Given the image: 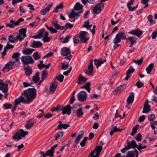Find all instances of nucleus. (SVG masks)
Returning <instances> with one entry per match:
<instances>
[{
  "label": "nucleus",
  "mask_w": 157,
  "mask_h": 157,
  "mask_svg": "<svg viewBox=\"0 0 157 157\" xmlns=\"http://www.w3.org/2000/svg\"><path fill=\"white\" fill-rule=\"evenodd\" d=\"M26 98L23 96H21L18 98V100L20 101L18 103L23 102L29 104L33 101L35 98L36 96V90L34 88H29L23 91V93L21 94Z\"/></svg>",
  "instance_id": "f257e3e1"
},
{
  "label": "nucleus",
  "mask_w": 157,
  "mask_h": 157,
  "mask_svg": "<svg viewBox=\"0 0 157 157\" xmlns=\"http://www.w3.org/2000/svg\"><path fill=\"white\" fill-rule=\"evenodd\" d=\"M127 145L125 146L124 148L121 149V151L122 153H125L127 151L131 148H136V146L137 145V144L134 140H132L130 142L127 140L126 142Z\"/></svg>",
  "instance_id": "f03ea898"
},
{
  "label": "nucleus",
  "mask_w": 157,
  "mask_h": 157,
  "mask_svg": "<svg viewBox=\"0 0 157 157\" xmlns=\"http://www.w3.org/2000/svg\"><path fill=\"white\" fill-rule=\"evenodd\" d=\"M61 54L62 56H66L64 58L70 60L71 59L72 55H71L70 49L67 47H63L61 51Z\"/></svg>",
  "instance_id": "7ed1b4c3"
},
{
  "label": "nucleus",
  "mask_w": 157,
  "mask_h": 157,
  "mask_svg": "<svg viewBox=\"0 0 157 157\" xmlns=\"http://www.w3.org/2000/svg\"><path fill=\"white\" fill-rule=\"evenodd\" d=\"M102 149V147L101 146L96 147L94 150L90 152L88 157H98Z\"/></svg>",
  "instance_id": "20e7f679"
},
{
  "label": "nucleus",
  "mask_w": 157,
  "mask_h": 157,
  "mask_svg": "<svg viewBox=\"0 0 157 157\" xmlns=\"http://www.w3.org/2000/svg\"><path fill=\"white\" fill-rule=\"evenodd\" d=\"M21 59L24 65L32 64L35 63L32 57L29 56H22Z\"/></svg>",
  "instance_id": "39448f33"
},
{
  "label": "nucleus",
  "mask_w": 157,
  "mask_h": 157,
  "mask_svg": "<svg viewBox=\"0 0 157 157\" xmlns=\"http://www.w3.org/2000/svg\"><path fill=\"white\" fill-rule=\"evenodd\" d=\"M24 19L21 17L19 18L16 22H15L13 20H11L10 21L11 24L6 23V26L9 27L11 28H14L15 26L19 25L20 22L24 21Z\"/></svg>",
  "instance_id": "423d86ee"
},
{
  "label": "nucleus",
  "mask_w": 157,
  "mask_h": 157,
  "mask_svg": "<svg viewBox=\"0 0 157 157\" xmlns=\"http://www.w3.org/2000/svg\"><path fill=\"white\" fill-rule=\"evenodd\" d=\"M88 33L85 31H81L79 35V37L80 40L83 43L86 42L89 38H87Z\"/></svg>",
  "instance_id": "0eeeda50"
},
{
  "label": "nucleus",
  "mask_w": 157,
  "mask_h": 157,
  "mask_svg": "<svg viewBox=\"0 0 157 157\" xmlns=\"http://www.w3.org/2000/svg\"><path fill=\"white\" fill-rule=\"evenodd\" d=\"M58 85V83L56 82V80L55 78L51 82L49 91V94H53L56 90Z\"/></svg>",
  "instance_id": "6e6552de"
},
{
  "label": "nucleus",
  "mask_w": 157,
  "mask_h": 157,
  "mask_svg": "<svg viewBox=\"0 0 157 157\" xmlns=\"http://www.w3.org/2000/svg\"><path fill=\"white\" fill-rule=\"evenodd\" d=\"M27 31L26 28H22L19 30V33L17 36V37L19 38V41H21L27 35L26 34Z\"/></svg>",
  "instance_id": "1a4fd4ad"
},
{
  "label": "nucleus",
  "mask_w": 157,
  "mask_h": 157,
  "mask_svg": "<svg viewBox=\"0 0 157 157\" xmlns=\"http://www.w3.org/2000/svg\"><path fill=\"white\" fill-rule=\"evenodd\" d=\"M86 93L84 91H81L77 94V97L81 102H83L86 99Z\"/></svg>",
  "instance_id": "9d476101"
},
{
  "label": "nucleus",
  "mask_w": 157,
  "mask_h": 157,
  "mask_svg": "<svg viewBox=\"0 0 157 157\" xmlns=\"http://www.w3.org/2000/svg\"><path fill=\"white\" fill-rule=\"evenodd\" d=\"M83 12V10H80V11L76 13L74 10H72L70 13H67L69 18H74V19H77L78 16H80L81 13Z\"/></svg>",
  "instance_id": "9b49d317"
},
{
  "label": "nucleus",
  "mask_w": 157,
  "mask_h": 157,
  "mask_svg": "<svg viewBox=\"0 0 157 157\" xmlns=\"http://www.w3.org/2000/svg\"><path fill=\"white\" fill-rule=\"evenodd\" d=\"M1 90L4 93H6L8 90V84L5 83L2 80L0 79V90Z\"/></svg>",
  "instance_id": "f8f14e48"
},
{
  "label": "nucleus",
  "mask_w": 157,
  "mask_h": 157,
  "mask_svg": "<svg viewBox=\"0 0 157 157\" xmlns=\"http://www.w3.org/2000/svg\"><path fill=\"white\" fill-rule=\"evenodd\" d=\"M84 72L86 74L90 75H91L93 74V65L92 60L91 61L88 67V69L85 70H84Z\"/></svg>",
  "instance_id": "ddd939ff"
},
{
  "label": "nucleus",
  "mask_w": 157,
  "mask_h": 157,
  "mask_svg": "<svg viewBox=\"0 0 157 157\" xmlns=\"http://www.w3.org/2000/svg\"><path fill=\"white\" fill-rule=\"evenodd\" d=\"M71 107L70 105H68L65 106H63V108L62 111V114L63 115L66 114L70 115L71 113Z\"/></svg>",
  "instance_id": "4468645a"
},
{
  "label": "nucleus",
  "mask_w": 157,
  "mask_h": 157,
  "mask_svg": "<svg viewBox=\"0 0 157 157\" xmlns=\"http://www.w3.org/2000/svg\"><path fill=\"white\" fill-rule=\"evenodd\" d=\"M128 33L131 34L135 35L137 37H139L142 34V32L139 29L134 30H132L128 32Z\"/></svg>",
  "instance_id": "2eb2a0df"
},
{
  "label": "nucleus",
  "mask_w": 157,
  "mask_h": 157,
  "mask_svg": "<svg viewBox=\"0 0 157 157\" xmlns=\"http://www.w3.org/2000/svg\"><path fill=\"white\" fill-rule=\"evenodd\" d=\"M53 26H54L57 29H60L63 30L64 29L65 31L67 29V28L66 27V25L65 26H61L58 24L57 22L53 21L52 22Z\"/></svg>",
  "instance_id": "dca6fc26"
},
{
  "label": "nucleus",
  "mask_w": 157,
  "mask_h": 157,
  "mask_svg": "<svg viewBox=\"0 0 157 157\" xmlns=\"http://www.w3.org/2000/svg\"><path fill=\"white\" fill-rule=\"evenodd\" d=\"M101 8L102 6L98 3L94 7L93 12L95 14L100 13L102 10Z\"/></svg>",
  "instance_id": "f3484780"
},
{
  "label": "nucleus",
  "mask_w": 157,
  "mask_h": 157,
  "mask_svg": "<svg viewBox=\"0 0 157 157\" xmlns=\"http://www.w3.org/2000/svg\"><path fill=\"white\" fill-rule=\"evenodd\" d=\"M35 121L33 119H30L29 120L27 123L25 124V126L26 129H29L33 126Z\"/></svg>",
  "instance_id": "a211bd4d"
},
{
  "label": "nucleus",
  "mask_w": 157,
  "mask_h": 157,
  "mask_svg": "<svg viewBox=\"0 0 157 157\" xmlns=\"http://www.w3.org/2000/svg\"><path fill=\"white\" fill-rule=\"evenodd\" d=\"M135 69L133 68L132 66H130L126 72V76L124 79L126 80H128L130 76V74L133 73L135 71Z\"/></svg>",
  "instance_id": "6ab92c4d"
},
{
  "label": "nucleus",
  "mask_w": 157,
  "mask_h": 157,
  "mask_svg": "<svg viewBox=\"0 0 157 157\" xmlns=\"http://www.w3.org/2000/svg\"><path fill=\"white\" fill-rule=\"evenodd\" d=\"M106 60V59L102 60V59H95L94 60V64L96 66L97 68H98L99 67L105 62Z\"/></svg>",
  "instance_id": "aec40b11"
},
{
  "label": "nucleus",
  "mask_w": 157,
  "mask_h": 157,
  "mask_svg": "<svg viewBox=\"0 0 157 157\" xmlns=\"http://www.w3.org/2000/svg\"><path fill=\"white\" fill-rule=\"evenodd\" d=\"M15 62H13L12 61H10L8 62L6 64L5 66L3 67V71L7 70V71H9L10 69H12V67L14 64Z\"/></svg>",
  "instance_id": "412c9836"
},
{
  "label": "nucleus",
  "mask_w": 157,
  "mask_h": 157,
  "mask_svg": "<svg viewBox=\"0 0 157 157\" xmlns=\"http://www.w3.org/2000/svg\"><path fill=\"white\" fill-rule=\"evenodd\" d=\"M9 41L11 43L17 42L18 40L19 41V38L17 37V35L16 37H13V35H11L9 36L8 38Z\"/></svg>",
  "instance_id": "4be33fe9"
},
{
  "label": "nucleus",
  "mask_w": 157,
  "mask_h": 157,
  "mask_svg": "<svg viewBox=\"0 0 157 157\" xmlns=\"http://www.w3.org/2000/svg\"><path fill=\"white\" fill-rule=\"evenodd\" d=\"M53 5V4H51L50 5H48L45 9L41 10L40 12V13L42 15H45L46 14V13L48 12L50 10L51 8Z\"/></svg>",
  "instance_id": "5701e85b"
},
{
  "label": "nucleus",
  "mask_w": 157,
  "mask_h": 157,
  "mask_svg": "<svg viewBox=\"0 0 157 157\" xmlns=\"http://www.w3.org/2000/svg\"><path fill=\"white\" fill-rule=\"evenodd\" d=\"M42 45V43L39 41H34L32 43L31 46L34 48H38L41 47Z\"/></svg>",
  "instance_id": "b1692460"
},
{
  "label": "nucleus",
  "mask_w": 157,
  "mask_h": 157,
  "mask_svg": "<svg viewBox=\"0 0 157 157\" xmlns=\"http://www.w3.org/2000/svg\"><path fill=\"white\" fill-rule=\"evenodd\" d=\"M35 50L34 49L32 48H26L22 51V53L25 55H30Z\"/></svg>",
  "instance_id": "393cba45"
},
{
  "label": "nucleus",
  "mask_w": 157,
  "mask_h": 157,
  "mask_svg": "<svg viewBox=\"0 0 157 157\" xmlns=\"http://www.w3.org/2000/svg\"><path fill=\"white\" fill-rule=\"evenodd\" d=\"M21 54L18 52H15L13 53V55L12 56V58L15 59V62H18L19 63V65L21 64V63L19 62L20 57L19 56Z\"/></svg>",
  "instance_id": "a878e982"
},
{
  "label": "nucleus",
  "mask_w": 157,
  "mask_h": 157,
  "mask_svg": "<svg viewBox=\"0 0 157 157\" xmlns=\"http://www.w3.org/2000/svg\"><path fill=\"white\" fill-rule=\"evenodd\" d=\"M133 92H131L129 96L128 97L127 102L128 104L132 103L134 101V96Z\"/></svg>",
  "instance_id": "bb28decb"
},
{
  "label": "nucleus",
  "mask_w": 157,
  "mask_h": 157,
  "mask_svg": "<svg viewBox=\"0 0 157 157\" xmlns=\"http://www.w3.org/2000/svg\"><path fill=\"white\" fill-rule=\"evenodd\" d=\"M84 113L82 110V107H81L77 109L76 115L78 118H80L82 117Z\"/></svg>",
  "instance_id": "cd10ccee"
},
{
  "label": "nucleus",
  "mask_w": 157,
  "mask_h": 157,
  "mask_svg": "<svg viewBox=\"0 0 157 157\" xmlns=\"http://www.w3.org/2000/svg\"><path fill=\"white\" fill-rule=\"evenodd\" d=\"M24 69L25 71V73L27 75H31L33 71L32 69L29 67V66L26 67L25 65H24Z\"/></svg>",
  "instance_id": "c85d7f7f"
},
{
  "label": "nucleus",
  "mask_w": 157,
  "mask_h": 157,
  "mask_svg": "<svg viewBox=\"0 0 157 157\" xmlns=\"http://www.w3.org/2000/svg\"><path fill=\"white\" fill-rule=\"evenodd\" d=\"M87 80V79L86 78L83 77L82 75H80L78 78L77 82L78 84H80L82 82H85Z\"/></svg>",
  "instance_id": "c756f323"
},
{
  "label": "nucleus",
  "mask_w": 157,
  "mask_h": 157,
  "mask_svg": "<svg viewBox=\"0 0 157 157\" xmlns=\"http://www.w3.org/2000/svg\"><path fill=\"white\" fill-rule=\"evenodd\" d=\"M118 36L121 40L126 39H127L126 36V33L124 32H119L117 34Z\"/></svg>",
  "instance_id": "7c9ffc66"
},
{
  "label": "nucleus",
  "mask_w": 157,
  "mask_h": 157,
  "mask_svg": "<svg viewBox=\"0 0 157 157\" xmlns=\"http://www.w3.org/2000/svg\"><path fill=\"white\" fill-rule=\"evenodd\" d=\"M124 90L123 86L121 85L116 88L115 90L113 91V92L115 94H116L117 93L120 94L122 91Z\"/></svg>",
  "instance_id": "2f4dec72"
},
{
  "label": "nucleus",
  "mask_w": 157,
  "mask_h": 157,
  "mask_svg": "<svg viewBox=\"0 0 157 157\" xmlns=\"http://www.w3.org/2000/svg\"><path fill=\"white\" fill-rule=\"evenodd\" d=\"M39 72H37L33 77V80L35 83H37L39 81L40 79V78L39 77Z\"/></svg>",
  "instance_id": "473e14b6"
},
{
  "label": "nucleus",
  "mask_w": 157,
  "mask_h": 157,
  "mask_svg": "<svg viewBox=\"0 0 157 157\" xmlns=\"http://www.w3.org/2000/svg\"><path fill=\"white\" fill-rule=\"evenodd\" d=\"M82 8L83 6L78 2H77L76 3L74 7V9L75 10L77 11L80 10H82Z\"/></svg>",
  "instance_id": "72a5a7b5"
},
{
  "label": "nucleus",
  "mask_w": 157,
  "mask_h": 157,
  "mask_svg": "<svg viewBox=\"0 0 157 157\" xmlns=\"http://www.w3.org/2000/svg\"><path fill=\"white\" fill-rule=\"evenodd\" d=\"M154 66V63H150L146 68V70L148 74L150 73L153 68Z\"/></svg>",
  "instance_id": "f704fd0d"
},
{
  "label": "nucleus",
  "mask_w": 157,
  "mask_h": 157,
  "mask_svg": "<svg viewBox=\"0 0 157 157\" xmlns=\"http://www.w3.org/2000/svg\"><path fill=\"white\" fill-rule=\"evenodd\" d=\"M151 108L150 105H144L142 112L144 113H147L151 110Z\"/></svg>",
  "instance_id": "c9c22d12"
},
{
  "label": "nucleus",
  "mask_w": 157,
  "mask_h": 157,
  "mask_svg": "<svg viewBox=\"0 0 157 157\" xmlns=\"http://www.w3.org/2000/svg\"><path fill=\"white\" fill-rule=\"evenodd\" d=\"M13 138L16 141H18L21 139V137L18 133V131L13 135Z\"/></svg>",
  "instance_id": "e433bc0d"
},
{
  "label": "nucleus",
  "mask_w": 157,
  "mask_h": 157,
  "mask_svg": "<svg viewBox=\"0 0 157 157\" xmlns=\"http://www.w3.org/2000/svg\"><path fill=\"white\" fill-rule=\"evenodd\" d=\"M63 132H57L55 136V140H57L61 139L63 136Z\"/></svg>",
  "instance_id": "4c0bfd02"
},
{
  "label": "nucleus",
  "mask_w": 157,
  "mask_h": 157,
  "mask_svg": "<svg viewBox=\"0 0 157 157\" xmlns=\"http://www.w3.org/2000/svg\"><path fill=\"white\" fill-rule=\"evenodd\" d=\"M18 131L21 137H25L28 133V131H25L22 129H20Z\"/></svg>",
  "instance_id": "58836bf2"
},
{
  "label": "nucleus",
  "mask_w": 157,
  "mask_h": 157,
  "mask_svg": "<svg viewBox=\"0 0 157 157\" xmlns=\"http://www.w3.org/2000/svg\"><path fill=\"white\" fill-rule=\"evenodd\" d=\"M63 105H59L57 106L56 107V108H54L53 109L51 110V111H59L60 110H62L63 111Z\"/></svg>",
  "instance_id": "ea45409f"
},
{
  "label": "nucleus",
  "mask_w": 157,
  "mask_h": 157,
  "mask_svg": "<svg viewBox=\"0 0 157 157\" xmlns=\"http://www.w3.org/2000/svg\"><path fill=\"white\" fill-rule=\"evenodd\" d=\"M19 101H20L18 100V98L15 100L14 106L12 109V112L13 113L15 111L17 105L19 103H18Z\"/></svg>",
  "instance_id": "a19ab883"
},
{
  "label": "nucleus",
  "mask_w": 157,
  "mask_h": 157,
  "mask_svg": "<svg viewBox=\"0 0 157 157\" xmlns=\"http://www.w3.org/2000/svg\"><path fill=\"white\" fill-rule=\"evenodd\" d=\"M137 38L136 37H134V38L132 36H129L126 39V40H129L131 43L134 44L136 43Z\"/></svg>",
  "instance_id": "79ce46f5"
},
{
  "label": "nucleus",
  "mask_w": 157,
  "mask_h": 157,
  "mask_svg": "<svg viewBox=\"0 0 157 157\" xmlns=\"http://www.w3.org/2000/svg\"><path fill=\"white\" fill-rule=\"evenodd\" d=\"M90 84L89 82H87L84 85V89L89 93H90Z\"/></svg>",
  "instance_id": "37998d69"
},
{
  "label": "nucleus",
  "mask_w": 157,
  "mask_h": 157,
  "mask_svg": "<svg viewBox=\"0 0 157 157\" xmlns=\"http://www.w3.org/2000/svg\"><path fill=\"white\" fill-rule=\"evenodd\" d=\"M54 151H52L51 149L48 150L46 152V156H49L50 157L54 156Z\"/></svg>",
  "instance_id": "c03bdc74"
},
{
  "label": "nucleus",
  "mask_w": 157,
  "mask_h": 157,
  "mask_svg": "<svg viewBox=\"0 0 157 157\" xmlns=\"http://www.w3.org/2000/svg\"><path fill=\"white\" fill-rule=\"evenodd\" d=\"M135 150H134L129 151H128L127 154V157H134Z\"/></svg>",
  "instance_id": "a18cd8bd"
},
{
  "label": "nucleus",
  "mask_w": 157,
  "mask_h": 157,
  "mask_svg": "<svg viewBox=\"0 0 157 157\" xmlns=\"http://www.w3.org/2000/svg\"><path fill=\"white\" fill-rule=\"evenodd\" d=\"M139 126V125H137L133 127L132 129V131L130 133V135L131 136H133L136 133L138 129V127Z\"/></svg>",
  "instance_id": "49530a36"
},
{
  "label": "nucleus",
  "mask_w": 157,
  "mask_h": 157,
  "mask_svg": "<svg viewBox=\"0 0 157 157\" xmlns=\"http://www.w3.org/2000/svg\"><path fill=\"white\" fill-rule=\"evenodd\" d=\"M47 74L48 72L47 70H44L43 71L41 75V78L42 79V80H44L45 79L46 77L47 76Z\"/></svg>",
  "instance_id": "de8ad7c7"
},
{
  "label": "nucleus",
  "mask_w": 157,
  "mask_h": 157,
  "mask_svg": "<svg viewBox=\"0 0 157 157\" xmlns=\"http://www.w3.org/2000/svg\"><path fill=\"white\" fill-rule=\"evenodd\" d=\"M44 32H45V29L44 28H42L38 30V34L41 38L43 37Z\"/></svg>",
  "instance_id": "09e8293b"
},
{
  "label": "nucleus",
  "mask_w": 157,
  "mask_h": 157,
  "mask_svg": "<svg viewBox=\"0 0 157 157\" xmlns=\"http://www.w3.org/2000/svg\"><path fill=\"white\" fill-rule=\"evenodd\" d=\"M33 57L36 60H37L40 59V56L39 55L38 52H36L34 53Z\"/></svg>",
  "instance_id": "8fccbe9b"
},
{
  "label": "nucleus",
  "mask_w": 157,
  "mask_h": 157,
  "mask_svg": "<svg viewBox=\"0 0 157 157\" xmlns=\"http://www.w3.org/2000/svg\"><path fill=\"white\" fill-rule=\"evenodd\" d=\"M152 16L151 15H149L147 17L148 20L150 23L151 24H153L155 23V21L152 19Z\"/></svg>",
  "instance_id": "3c124183"
},
{
  "label": "nucleus",
  "mask_w": 157,
  "mask_h": 157,
  "mask_svg": "<svg viewBox=\"0 0 157 157\" xmlns=\"http://www.w3.org/2000/svg\"><path fill=\"white\" fill-rule=\"evenodd\" d=\"M143 58H141L140 59H137V60L133 59V61L136 64H138V65H140L143 62Z\"/></svg>",
  "instance_id": "603ef678"
},
{
  "label": "nucleus",
  "mask_w": 157,
  "mask_h": 157,
  "mask_svg": "<svg viewBox=\"0 0 157 157\" xmlns=\"http://www.w3.org/2000/svg\"><path fill=\"white\" fill-rule=\"evenodd\" d=\"M56 78L60 82H63L64 76L62 75H61L58 76H57L56 77Z\"/></svg>",
  "instance_id": "864d4df0"
},
{
  "label": "nucleus",
  "mask_w": 157,
  "mask_h": 157,
  "mask_svg": "<svg viewBox=\"0 0 157 157\" xmlns=\"http://www.w3.org/2000/svg\"><path fill=\"white\" fill-rule=\"evenodd\" d=\"M88 139V137H85L84 139L82 140L81 141L80 143V145L81 147H84L86 144V141Z\"/></svg>",
  "instance_id": "5fc2aeb1"
},
{
  "label": "nucleus",
  "mask_w": 157,
  "mask_h": 157,
  "mask_svg": "<svg viewBox=\"0 0 157 157\" xmlns=\"http://www.w3.org/2000/svg\"><path fill=\"white\" fill-rule=\"evenodd\" d=\"M61 65V68L62 70H65L67 69L68 67V64L66 62H64V63H62Z\"/></svg>",
  "instance_id": "6e6d98bb"
},
{
  "label": "nucleus",
  "mask_w": 157,
  "mask_h": 157,
  "mask_svg": "<svg viewBox=\"0 0 157 157\" xmlns=\"http://www.w3.org/2000/svg\"><path fill=\"white\" fill-rule=\"evenodd\" d=\"M72 36L71 35H69L67 36H66L65 37L64 40L62 41V43H66L68 42L70 39L71 38Z\"/></svg>",
  "instance_id": "4d7b16f0"
},
{
  "label": "nucleus",
  "mask_w": 157,
  "mask_h": 157,
  "mask_svg": "<svg viewBox=\"0 0 157 157\" xmlns=\"http://www.w3.org/2000/svg\"><path fill=\"white\" fill-rule=\"evenodd\" d=\"M142 136L140 133H138L136 136L135 139L138 141H140L142 140Z\"/></svg>",
  "instance_id": "13d9d810"
},
{
  "label": "nucleus",
  "mask_w": 157,
  "mask_h": 157,
  "mask_svg": "<svg viewBox=\"0 0 157 157\" xmlns=\"http://www.w3.org/2000/svg\"><path fill=\"white\" fill-rule=\"evenodd\" d=\"M48 29L52 33H56L57 32V30L52 27H49Z\"/></svg>",
  "instance_id": "bf43d9fd"
},
{
  "label": "nucleus",
  "mask_w": 157,
  "mask_h": 157,
  "mask_svg": "<svg viewBox=\"0 0 157 157\" xmlns=\"http://www.w3.org/2000/svg\"><path fill=\"white\" fill-rule=\"evenodd\" d=\"M121 42V39L118 36V35H116L115 38L113 40V42L115 44L120 43Z\"/></svg>",
  "instance_id": "052dcab7"
},
{
  "label": "nucleus",
  "mask_w": 157,
  "mask_h": 157,
  "mask_svg": "<svg viewBox=\"0 0 157 157\" xmlns=\"http://www.w3.org/2000/svg\"><path fill=\"white\" fill-rule=\"evenodd\" d=\"M3 106L6 109H10L12 107V105L9 103H6L3 104Z\"/></svg>",
  "instance_id": "680f3d73"
},
{
  "label": "nucleus",
  "mask_w": 157,
  "mask_h": 157,
  "mask_svg": "<svg viewBox=\"0 0 157 157\" xmlns=\"http://www.w3.org/2000/svg\"><path fill=\"white\" fill-rule=\"evenodd\" d=\"M136 86L138 88H140L144 86V84L139 81L137 82L136 84Z\"/></svg>",
  "instance_id": "e2e57ef3"
},
{
  "label": "nucleus",
  "mask_w": 157,
  "mask_h": 157,
  "mask_svg": "<svg viewBox=\"0 0 157 157\" xmlns=\"http://www.w3.org/2000/svg\"><path fill=\"white\" fill-rule=\"evenodd\" d=\"M79 36L78 35L75 36L74 38V42L75 44H78L79 42Z\"/></svg>",
  "instance_id": "0e129e2a"
},
{
  "label": "nucleus",
  "mask_w": 157,
  "mask_h": 157,
  "mask_svg": "<svg viewBox=\"0 0 157 157\" xmlns=\"http://www.w3.org/2000/svg\"><path fill=\"white\" fill-rule=\"evenodd\" d=\"M50 38L49 37H43L42 39V40L44 42H48L50 40Z\"/></svg>",
  "instance_id": "69168bd1"
},
{
  "label": "nucleus",
  "mask_w": 157,
  "mask_h": 157,
  "mask_svg": "<svg viewBox=\"0 0 157 157\" xmlns=\"http://www.w3.org/2000/svg\"><path fill=\"white\" fill-rule=\"evenodd\" d=\"M155 118V115L153 114H151L148 116V119L149 121H151L153 120Z\"/></svg>",
  "instance_id": "338daca9"
},
{
  "label": "nucleus",
  "mask_w": 157,
  "mask_h": 157,
  "mask_svg": "<svg viewBox=\"0 0 157 157\" xmlns=\"http://www.w3.org/2000/svg\"><path fill=\"white\" fill-rule=\"evenodd\" d=\"M66 27L68 28L71 29L73 27V25L69 23H67L65 24Z\"/></svg>",
  "instance_id": "774afa93"
}]
</instances>
